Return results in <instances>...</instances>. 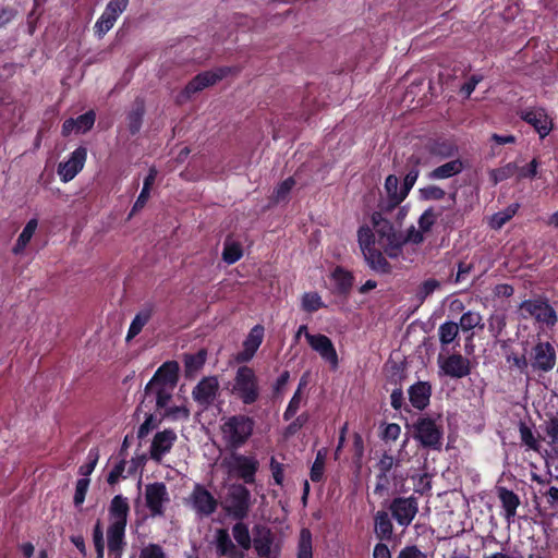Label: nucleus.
<instances>
[{"mask_svg":"<svg viewBox=\"0 0 558 558\" xmlns=\"http://www.w3.org/2000/svg\"><path fill=\"white\" fill-rule=\"evenodd\" d=\"M413 430L414 439H416L422 447L435 450L440 449L444 430L441 424L437 420L432 417H420L413 424Z\"/></svg>","mask_w":558,"mask_h":558,"instance_id":"nucleus-7","label":"nucleus"},{"mask_svg":"<svg viewBox=\"0 0 558 558\" xmlns=\"http://www.w3.org/2000/svg\"><path fill=\"white\" fill-rule=\"evenodd\" d=\"M37 220L36 219H31L26 226L24 227L23 231L21 232V234L19 235V239L16 241V244L13 248V252L15 254H19L21 253L25 247L26 245L28 244V242L31 241L32 236L34 235L36 229H37Z\"/></svg>","mask_w":558,"mask_h":558,"instance_id":"nucleus-39","label":"nucleus"},{"mask_svg":"<svg viewBox=\"0 0 558 558\" xmlns=\"http://www.w3.org/2000/svg\"><path fill=\"white\" fill-rule=\"evenodd\" d=\"M295 185V181L293 178H288L284 181H282L275 190L274 192V201L276 203L284 201L293 186Z\"/></svg>","mask_w":558,"mask_h":558,"instance_id":"nucleus-45","label":"nucleus"},{"mask_svg":"<svg viewBox=\"0 0 558 558\" xmlns=\"http://www.w3.org/2000/svg\"><path fill=\"white\" fill-rule=\"evenodd\" d=\"M364 259L367 265L376 272L388 274L390 271V265L378 248L366 251Z\"/></svg>","mask_w":558,"mask_h":558,"instance_id":"nucleus-27","label":"nucleus"},{"mask_svg":"<svg viewBox=\"0 0 558 558\" xmlns=\"http://www.w3.org/2000/svg\"><path fill=\"white\" fill-rule=\"evenodd\" d=\"M372 223L378 234L379 247L391 258H396L401 254L404 243L418 244L424 240V232L413 226L408 230L405 238H403L379 213L372 215Z\"/></svg>","mask_w":558,"mask_h":558,"instance_id":"nucleus-1","label":"nucleus"},{"mask_svg":"<svg viewBox=\"0 0 558 558\" xmlns=\"http://www.w3.org/2000/svg\"><path fill=\"white\" fill-rule=\"evenodd\" d=\"M430 386L427 383H416L409 389V399L411 404L418 409H425L429 403Z\"/></svg>","mask_w":558,"mask_h":558,"instance_id":"nucleus-25","label":"nucleus"},{"mask_svg":"<svg viewBox=\"0 0 558 558\" xmlns=\"http://www.w3.org/2000/svg\"><path fill=\"white\" fill-rule=\"evenodd\" d=\"M175 387L160 386L145 388L147 395H153L156 399V405L158 409H165L168 407L169 401L172 397Z\"/></svg>","mask_w":558,"mask_h":558,"instance_id":"nucleus-34","label":"nucleus"},{"mask_svg":"<svg viewBox=\"0 0 558 558\" xmlns=\"http://www.w3.org/2000/svg\"><path fill=\"white\" fill-rule=\"evenodd\" d=\"M230 392L245 405L255 403L260 396L255 371L248 366H240L235 372Z\"/></svg>","mask_w":558,"mask_h":558,"instance_id":"nucleus-4","label":"nucleus"},{"mask_svg":"<svg viewBox=\"0 0 558 558\" xmlns=\"http://www.w3.org/2000/svg\"><path fill=\"white\" fill-rule=\"evenodd\" d=\"M301 306L305 312L312 313L325 306L317 292H306L301 298Z\"/></svg>","mask_w":558,"mask_h":558,"instance_id":"nucleus-40","label":"nucleus"},{"mask_svg":"<svg viewBox=\"0 0 558 558\" xmlns=\"http://www.w3.org/2000/svg\"><path fill=\"white\" fill-rule=\"evenodd\" d=\"M418 170L417 169H412L410 170L404 180H403V185H402V193L400 194L401 197H407L410 190L414 186L417 178H418Z\"/></svg>","mask_w":558,"mask_h":558,"instance_id":"nucleus-58","label":"nucleus"},{"mask_svg":"<svg viewBox=\"0 0 558 558\" xmlns=\"http://www.w3.org/2000/svg\"><path fill=\"white\" fill-rule=\"evenodd\" d=\"M439 287H440V283L436 279H427L418 287L417 292H416V298L421 302H423L427 296H429Z\"/></svg>","mask_w":558,"mask_h":558,"instance_id":"nucleus-46","label":"nucleus"},{"mask_svg":"<svg viewBox=\"0 0 558 558\" xmlns=\"http://www.w3.org/2000/svg\"><path fill=\"white\" fill-rule=\"evenodd\" d=\"M531 365L535 371L550 372L556 365V351L549 342H537L531 354Z\"/></svg>","mask_w":558,"mask_h":558,"instance_id":"nucleus-16","label":"nucleus"},{"mask_svg":"<svg viewBox=\"0 0 558 558\" xmlns=\"http://www.w3.org/2000/svg\"><path fill=\"white\" fill-rule=\"evenodd\" d=\"M128 499L121 495L112 498L109 506V527L107 531L108 548L112 553L121 551L124 543L125 527L129 515Z\"/></svg>","mask_w":558,"mask_h":558,"instance_id":"nucleus-3","label":"nucleus"},{"mask_svg":"<svg viewBox=\"0 0 558 558\" xmlns=\"http://www.w3.org/2000/svg\"><path fill=\"white\" fill-rule=\"evenodd\" d=\"M150 317V310H143L137 313L129 327L126 341L136 337L142 331L143 327L149 322Z\"/></svg>","mask_w":558,"mask_h":558,"instance_id":"nucleus-36","label":"nucleus"},{"mask_svg":"<svg viewBox=\"0 0 558 558\" xmlns=\"http://www.w3.org/2000/svg\"><path fill=\"white\" fill-rule=\"evenodd\" d=\"M506 326L505 318L500 315L492 316L488 322V328L492 335L497 338Z\"/></svg>","mask_w":558,"mask_h":558,"instance_id":"nucleus-59","label":"nucleus"},{"mask_svg":"<svg viewBox=\"0 0 558 558\" xmlns=\"http://www.w3.org/2000/svg\"><path fill=\"white\" fill-rule=\"evenodd\" d=\"M179 364L175 361L163 363L148 381L147 388L160 386L175 387L178 383Z\"/></svg>","mask_w":558,"mask_h":558,"instance_id":"nucleus-22","label":"nucleus"},{"mask_svg":"<svg viewBox=\"0 0 558 558\" xmlns=\"http://www.w3.org/2000/svg\"><path fill=\"white\" fill-rule=\"evenodd\" d=\"M118 17H116L113 14H110L106 9L102 12V14L99 16L97 22L95 23V33L102 37L105 34H107L116 24Z\"/></svg>","mask_w":558,"mask_h":558,"instance_id":"nucleus-41","label":"nucleus"},{"mask_svg":"<svg viewBox=\"0 0 558 558\" xmlns=\"http://www.w3.org/2000/svg\"><path fill=\"white\" fill-rule=\"evenodd\" d=\"M264 339V327L254 326L243 342V350L235 355V361L245 363L253 359Z\"/></svg>","mask_w":558,"mask_h":558,"instance_id":"nucleus-21","label":"nucleus"},{"mask_svg":"<svg viewBox=\"0 0 558 558\" xmlns=\"http://www.w3.org/2000/svg\"><path fill=\"white\" fill-rule=\"evenodd\" d=\"M306 340L310 347L319 354V356L329 364L331 369L339 366V357L332 341L322 333H306Z\"/></svg>","mask_w":558,"mask_h":558,"instance_id":"nucleus-12","label":"nucleus"},{"mask_svg":"<svg viewBox=\"0 0 558 558\" xmlns=\"http://www.w3.org/2000/svg\"><path fill=\"white\" fill-rule=\"evenodd\" d=\"M302 401H303L302 393H300V391H295L293 397L291 398L284 413H283V418L286 421L291 420L296 414L298 410L300 409V407L302 404Z\"/></svg>","mask_w":558,"mask_h":558,"instance_id":"nucleus-49","label":"nucleus"},{"mask_svg":"<svg viewBox=\"0 0 558 558\" xmlns=\"http://www.w3.org/2000/svg\"><path fill=\"white\" fill-rule=\"evenodd\" d=\"M514 215V210L508 208L505 211H499L490 218V227L495 230L500 229L507 221Z\"/></svg>","mask_w":558,"mask_h":558,"instance_id":"nucleus-53","label":"nucleus"},{"mask_svg":"<svg viewBox=\"0 0 558 558\" xmlns=\"http://www.w3.org/2000/svg\"><path fill=\"white\" fill-rule=\"evenodd\" d=\"M213 545L216 554L226 558H244L245 554L231 539L226 529H217L214 534Z\"/></svg>","mask_w":558,"mask_h":558,"instance_id":"nucleus-18","label":"nucleus"},{"mask_svg":"<svg viewBox=\"0 0 558 558\" xmlns=\"http://www.w3.org/2000/svg\"><path fill=\"white\" fill-rule=\"evenodd\" d=\"M385 190L389 199L388 208L399 205L405 198L401 197L402 186L399 187V180L393 174L386 178Z\"/></svg>","mask_w":558,"mask_h":558,"instance_id":"nucleus-31","label":"nucleus"},{"mask_svg":"<svg viewBox=\"0 0 558 558\" xmlns=\"http://www.w3.org/2000/svg\"><path fill=\"white\" fill-rule=\"evenodd\" d=\"M207 359V352L199 350L195 354L184 355V373L185 377L193 378L203 368Z\"/></svg>","mask_w":558,"mask_h":558,"instance_id":"nucleus-26","label":"nucleus"},{"mask_svg":"<svg viewBox=\"0 0 558 558\" xmlns=\"http://www.w3.org/2000/svg\"><path fill=\"white\" fill-rule=\"evenodd\" d=\"M331 278L340 293H348L354 281L353 275L341 267H337L333 270Z\"/></svg>","mask_w":558,"mask_h":558,"instance_id":"nucleus-33","label":"nucleus"},{"mask_svg":"<svg viewBox=\"0 0 558 558\" xmlns=\"http://www.w3.org/2000/svg\"><path fill=\"white\" fill-rule=\"evenodd\" d=\"M498 498L501 501L504 509V517L508 524L514 521L517 515V508L520 505V499L517 494L505 487L498 488Z\"/></svg>","mask_w":558,"mask_h":558,"instance_id":"nucleus-24","label":"nucleus"},{"mask_svg":"<svg viewBox=\"0 0 558 558\" xmlns=\"http://www.w3.org/2000/svg\"><path fill=\"white\" fill-rule=\"evenodd\" d=\"M218 395L219 380L216 376L204 377L192 391L194 401L203 408L211 405Z\"/></svg>","mask_w":558,"mask_h":558,"instance_id":"nucleus-15","label":"nucleus"},{"mask_svg":"<svg viewBox=\"0 0 558 558\" xmlns=\"http://www.w3.org/2000/svg\"><path fill=\"white\" fill-rule=\"evenodd\" d=\"M282 543V537L268 526L257 524L253 527V547L259 558H279Z\"/></svg>","mask_w":558,"mask_h":558,"instance_id":"nucleus-6","label":"nucleus"},{"mask_svg":"<svg viewBox=\"0 0 558 558\" xmlns=\"http://www.w3.org/2000/svg\"><path fill=\"white\" fill-rule=\"evenodd\" d=\"M130 0H110L106 5V10L113 14L116 17L119 16L126 10Z\"/></svg>","mask_w":558,"mask_h":558,"instance_id":"nucleus-57","label":"nucleus"},{"mask_svg":"<svg viewBox=\"0 0 558 558\" xmlns=\"http://www.w3.org/2000/svg\"><path fill=\"white\" fill-rule=\"evenodd\" d=\"M401 434V427L396 423L387 424L383 437L386 440H397Z\"/></svg>","mask_w":558,"mask_h":558,"instance_id":"nucleus-64","label":"nucleus"},{"mask_svg":"<svg viewBox=\"0 0 558 558\" xmlns=\"http://www.w3.org/2000/svg\"><path fill=\"white\" fill-rule=\"evenodd\" d=\"M186 505L199 518H208L218 508V499L202 484H195L186 498Z\"/></svg>","mask_w":558,"mask_h":558,"instance_id":"nucleus-9","label":"nucleus"},{"mask_svg":"<svg viewBox=\"0 0 558 558\" xmlns=\"http://www.w3.org/2000/svg\"><path fill=\"white\" fill-rule=\"evenodd\" d=\"M520 310L524 314V317H533L537 323L547 327H553L557 323L556 312L547 302L526 300L521 303Z\"/></svg>","mask_w":558,"mask_h":558,"instance_id":"nucleus-10","label":"nucleus"},{"mask_svg":"<svg viewBox=\"0 0 558 558\" xmlns=\"http://www.w3.org/2000/svg\"><path fill=\"white\" fill-rule=\"evenodd\" d=\"M538 162L536 159H533L526 167L519 168L518 170V179L524 178H534L537 174Z\"/></svg>","mask_w":558,"mask_h":558,"instance_id":"nucleus-63","label":"nucleus"},{"mask_svg":"<svg viewBox=\"0 0 558 558\" xmlns=\"http://www.w3.org/2000/svg\"><path fill=\"white\" fill-rule=\"evenodd\" d=\"M436 214L432 210H425L418 219V228L425 233L430 230L436 221Z\"/></svg>","mask_w":558,"mask_h":558,"instance_id":"nucleus-54","label":"nucleus"},{"mask_svg":"<svg viewBox=\"0 0 558 558\" xmlns=\"http://www.w3.org/2000/svg\"><path fill=\"white\" fill-rule=\"evenodd\" d=\"M398 558H429L427 554L421 551L416 546H407L402 548Z\"/></svg>","mask_w":558,"mask_h":558,"instance_id":"nucleus-61","label":"nucleus"},{"mask_svg":"<svg viewBox=\"0 0 558 558\" xmlns=\"http://www.w3.org/2000/svg\"><path fill=\"white\" fill-rule=\"evenodd\" d=\"M252 504L251 492L242 484H233L228 488L222 508L230 518L242 521L248 515Z\"/></svg>","mask_w":558,"mask_h":558,"instance_id":"nucleus-5","label":"nucleus"},{"mask_svg":"<svg viewBox=\"0 0 558 558\" xmlns=\"http://www.w3.org/2000/svg\"><path fill=\"white\" fill-rule=\"evenodd\" d=\"M460 327L454 322H445L438 328V337L441 345H448L459 335Z\"/></svg>","mask_w":558,"mask_h":558,"instance_id":"nucleus-38","label":"nucleus"},{"mask_svg":"<svg viewBox=\"0 0 558 558\" xmlns=\"http://www.w3.org/2000/svg\"><path fill=\"white\" fill-rule=\"evenodd\" d=\"M140 558H166V555L159 545L149 544L141 550Z\"/></svg>","mask_w":558,"mask_h":558,"instance_id":"nucleus-55","label":"nucleus"},{"mask_svg":"<svg viewBox=\"0 0 558 558\" xmlns=\"http://www.w3.org/2000/svg\"><path fill=\"white\" fill-rule=\"evenodd\" d=\"M438 366L446 376L451 378H463L471 373L470 360L460 353H453L445 357L439 355Z\"/></svg>","mask_w":558,"mask_h":558,"instance_id":"nucleus-13","label":"nucleus"},{"mask_svg":"<svg viewBox=\"0 0 558 558\" xmlns=\"http://www.w3.org/2000/svg\"><path fill=\"white\" fill-rule=\"evenodd\" d=\"M232 536L236 543L235 545L243 551L248 550L253 545V538L250 535L248 526L242 521L236 522L232 526Z\"/></svg>","mask_w":558,"mask_h":558,"instance_id":"nucleus-30","label":"nucleus"},{"mask_svg":"<svg viewBox=\"0 0 558 558\" xmlns=\"http://www.w3.org/2000/svg\"><path fill=\"white\" fill-rule=\"evenodd\" d=\"M374 530L378 538L390 539L393 532L391 520L387 512L378 511L374 518Z\"/></svg>","mask_w":558,"mask_h":558,"instance_id":"nucleus-29","label":"nucleus"},{"mask_svg":"<svg viewBox=\"0 0 558 558\" xmlns=\"http://www.w3.org/2000/svg\"><path fill=\"white\" fill-rule=\"evenodd\" d=\"M88 486H89L88 477H83L77 481L76 487H75V494H74L75 506H81L84 502L86 493L88 490Z\"/></svg>","mask_w":558,"mask_h":558,"instance_id":"nucleus-52","label":"nucleus"},{"mask_svg":"<svg viewBox=\"0 0 558 558\" xmlns=\"http://www.w3.org/2000/svg\"><path fill=\"white\" fill-rule=\"evenodd\" d=\"M357 242L362 254H364L366 251L376 248L375 244H378V234L376 230L372 231L369 227L362 226L357 230Z\"/></svg>","mask_w":558,"mask_h":558,"instance_id":"nucleus-32","label":"nucleus"},{"mask_svg":"<svg viewBox=\"0 0 558 558\" xmlns=\"http://www.w3.org/2000/svg\"><path fill=\"white\" fill-rule=\"evenodd\" d=\"M519 167L515 162H509L502 167L489 170V178L494 185L507 179L518 175Z\"/></svg>","mask_w":558,"mask_h":558,"instance_id":"nucleus-35","label":"nucleus"},{"mask_svg":"<svg viewBox=\"0 0 558 558\" xmlns=\"http://www.w3.org/2000/svg\"><path fill=\"white\" fill-rule=\"evenodd\" d=\"M165 416H168L172 420H180V418H187L189 415H190V411L184 405H179V407H170V408H165V413H163Z\"/></svg>","mask_w":558,"mask_h":558,"instance_id":"nucleus-56","label":"nucleus"},{"mask_svg":"<svg viewBox=\"0 0 558 558\" xmlns=\"http://www.w3.org/2000/svg\"><path fill=\"white\" fill-rule=\"evenodd\" d=\"M145 501L151 517H161L166 505L170 501L167 486L161 482L146 485Z\"/></svg>","mask_w":558,"mask_h":558,"instance_id":"nucleus-11","label":"nucleus"},{"mask_svg":"<svg viewBox=\"0 0 558 558\" xmlns=\"http://www.w3.org/2000/svg\"><path fill=\"white\" fill-rule=\"evenodd\" d=\"M462 331H470L476 327L484 328L483 317L478 312L468 311L463 313L458 324Z\"/></svg>","mask_w":558,"mask_h":558,"instance_id":"nucleus-37","label":"nucleus"},{"mask_svg":"<svg viewBox=\"0 0 558 558\" xmlns=\"http://www.w3.org/2000/svg\"><path fill=\"white\" fill-rule=\"evenodd\" d=\"M99 459V451L96 448L89 450L87 460L88 462L80 468V474L87 477L93 473Z\"/></svg>","mask_w":558,"mask_h":558,"instance_id":"nucleus-48","label":"nucleus"},{"mask_svg":"<svg viewBox=\"0 0 558 558\" xmlns=\"http://www.w3.org/2000/svg\"><path fill=\"white\" fill-rule=\"evenodd\" d=\"M392 517L399 525L408 526L411 524L417 513V502L413 497H399L392 500L390 505Z\"/></svg>","mask_w":558,"mask_h":558,"instance_id":"nucleus-17","label":"nucleus"},{"mask_svg":"<svg viewBox=\"0 0 558 558\" xmlns=\"http://www.w3.org/2000/svg\"><path fill=\"white\" fill-rule=\"evenodd\" d=\"M520 117L531 124L542 138L553 130L551 119L543 108H531L520 112Z\"/></svg>","mask_w":558,"mask_h":558,"instance_id":"nucleus-20","label":"nucleus"},{"mask_svg":"<svg viewBox=\"0 0 558 558\" xmlns=\"http://www.w3.org/2000/svg\"><path fill=\"white\" fill-rule=\"evenodd\" d=\"M421 197L427 201H439L445 197V191L437 185H427L420 190Z\"/></svg>","mask_w":558,"mask_h":558,"instance_id":"nucleus-50","label":"nucleus"},{"mask_svg":"<svg viewBox=\"0 0 558 558\" xmlns=\"http://www.w3.org/2000/svg\"><path fill=\"white\" fill-rule=\"evenodd\" d=\"M259 462L253 456L233 454L231 458V468L236 475L246 484L255 481V473L258 470Z\"/></svg>","mask_w":558,"mask_h":558,"instance_id":"nucleus-19","label":"nucleus"},{"mask_svg":"<svg viewBox=\"0 0 558 558\" xmlns=\"http://www.w3.org/2000/svg\"><path fill=\"white\" fill-rule=\"evenodd\" d=\"M298 558H313L312 534L308 529H302L300 533Z\"/></svg>","mask_w":558,"mask_h":558,"instance_id":"nucleus-42","label":"nucleus"},{"mask_svg":"<svg viewBox=\"0 0 558 558\" xmlns=\"http://www.w3.org/2000/svg\"><path fill=\"white\" fill-rule=\"evenodd\" d=\"M177 440V434L172 429L158 432L150 446V458L155 461H161Z\"/></svg>","mask_w":558,"mask_h":558,"instance_id":"nucleus-23","label":"nucleus"},{"mask_svg":"<svg viewBox=\"0 0 558 558\" xmlns=\"http://www.w3.org/2000/svg\"><path fill=\"white\" fill-rule=\"evenodd\" d=\"M75 120L76 123V133H86L89 131L96 120V114L93 110L77 117Z\"/></svg>","mask_w":558,"mask_h":558,"instance_id":"nucleus-44","label":"nucleus"},{"mask_svg":"<svg viewBox=\"0 0 558 558\" xmlns=\"http://www.w3.org/2000/svg\"><path fill=\"white\" fill-rule=\"evenodd\" d=\"M255 421L244 414H234L221 418L219 426L221 440L228 449L242 448L253 435Z\"/></svg>","mask_w":558,"mask_h":558,"instance_id":"nucleus-2","label":"nucleus"},{"mask_svg":"<svg viewBox=\"0 0 558 558\" xmlns=\"http://www.w3.org/2000/svg\"><path fill=\"white\" fill-rule=\"evenodd\" d=\"M397 465V461L395 458L390 454H384L381 459L378 462V468L380 471V478L385 480V475L395 466Z\"/></svg>","mask_w":558,"mask_h":558,"instance_id":"nucleus-60","label":"nucleus"},{"mask_svg":"<svg viewBox=\"0 0 558 558\" xmlns=\"http://www.w3.org/2000/svg\"><path fill=\"white\" fill-rule=\"evenodd\" d=\"M463 170V165L459 159L451 160L446 162L437 168H435L429 174L428 178L432 180H442L451 178L456 174H459Z\"/></svg>","mask_w":558,"mask_h":558,"instance_id":"nucleus-28","label":"nucleus"},{"mask_svg":"<svg viewBox=\"0 0 558 558\" xmlns=\"http://www.w3.org/2000/svg\"><path fill=\"white\" fill-rule=\"evenodd\" d=\"M520 436L522 442L530 449L537 451L539 444L538 440L535 438L533 432L530 427H527L525 424L520 425Z\"/></svg>","mask_w":558,"mask_h":558,"instance_id":"nucleus-47","label":"nucleus"},{"mask_svg":"<svg viewBox=\"0 0 558 558\" xmlns=\"http://www.w3.org/2000/svg\"><path fill=\"white\" fill-rule=\"evenodd\" d=\"M545 432L550 439V444L558 442V418L553 417L546 422Z\"/></svg>","mask_w":558,"mask_h":558,"instance_id":"nucleus-62","label":"nucleus"},{"mask_svg":"<svg viewBox=\"0 0 558 558\" xmlns=\"http://www.w3.org/2000/svg\"><path fill=\"white\" fill-rule=\"evenodd\" d=\"M234 70L232 68H219L213 71L203 72L196 75L185 88L177 96V102L183 104L191 98L195 93L203 90L204 88L216 84L222 78L227 77Z\"/></svg>","mask_w":558,"mask_h":558,"instance_id":"nucleus-8","label":"nucleus"},{"mask_svg":"<svg viewBox=\"0 0 558 558\" xmlns=\"http://www.w3.org/2000/svg\"><path fill=\"white\" fill-rule=\"evenodd\" d=\"M87 158V150L84 147H78L71 153L69 158L60 162L58 166V174L60 180L64 183L73 180L84 168Z\"/></svg>","mask_w":558,"mask_h":558,"instance_id":"nucleus-14","label":"nucleus"},{"mask_svg":"<svg viewBox=\"0 0 558 558\" xmlns=\"http://www.w3.org/2000/svg\"><path fill=\"white\" fill-rule=\"evenodd\" d=\"M242 248L239 243L233 241H227L225 243L222 258L227 264L231 265L236 263L242 257Z\"/></svg>","mask_w":558,"mask_h":558,"instance_id":"nucleus-43","label":"nucleus"},{"mask_svg":"<svg viewBox=\"0 0 558 558\" xmlns=\"http://www.w3.org/2000/svg\"><path fill=\"white\" fill-rule=\"evenodd\" d=\"M144 114V109L142 106H138L135 110L129 113L128 116V124L130 131L134 134L140 131L142 125V119Z\"/></svg>","mask_w":558,"mask_h":558,"instance_id":"nucleus-51","label":"nucleus"}]
</instances>
